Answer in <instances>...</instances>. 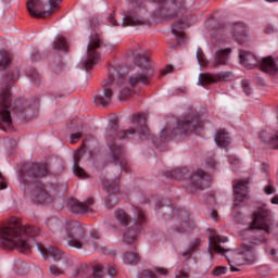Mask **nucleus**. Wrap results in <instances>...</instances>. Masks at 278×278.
<instances>
[{"instance_id":"603ef678","label":"nucleus","mask_w":278,"mask_h":278,"mask_svg":"<svg viewBox=\"0 0 278 278\" xmlns=\"http://www.w3.org/2000/svg\"><path fill=\"white\" fill-rule=\"evenodd\" d=\"M270 255L273 257V262H277V250L276 249L270 250Z\"/></svg>"},{"instance_id":"a211bd4d","label":"nucleus","mask_w":278,"mask_h":278,"mask_svg":"<svg viewBox=\"0 0 278 278\" xmlns=\"http://www.w3.org/2000/svg\"><path fill=\"white\" fill-rule=\"evenodd\" d=\"M229 55H231V48L219 49L217 50L211 60V62L205 58V53L201 48L197 50V60L200 66H207L211 64L213 68H218V66H227L229 62Z\"/></svg>"},{"instance_id":"a18cd8bd","label":"nucleus","mask_w":278,"mask_h":278,"mask_svg":"<svg viewBox=\"0 0 278 278\" xmlns=\"http://www.w3.org/2000/svg\"><path fill=\"white\" fill-rule=\"evenodd\" d=\"M228 162L229 164H231V166H238V164H240V159L237 157L236 155H229Z\"/></svg>"},{"instance_id":"0eeeda50","label":"nucleus","mask_w":278,"mask_h":278,"mask_svg":"<svg viewBox=\"0 0 278 278\" xmlns=\"http://www.w3.org/2000/svg\"><path fill=\"white\" fill-rule=\"evenodd\" d=\"M155 213L159 218H164V220H176V231H179V233L195 227L194 219L190 218V213L186 208L175 207L168 199H163L155 203Z\"/></svg>"},{"instance_id":"f3484780","label":"nucleus","mask_w":278,"mask_h":278,"mask_svg":"<svg viewBox=\"0 0 278 278\" xmlns=\"http://www.w3.org/2000/svg\"><path fill=\"white\" fill-rule=\"evenodd\" d=\"M159 9L154 12L156 18H175L186 12L185 3L175 0H156Z\"/></svg>"},{"instance_id":"8fccbe9b","label":"nucleus","mask_w":278,"mask_h":278,"mask_svg":"<svg viewBox=\"0 0 278 278\" xmlns=\"http://www.w3.org/2000/svg\"><path fill=\"white\" fill-rule=\"evenodd\" d=\"M174 67L173 65H167L163 71H162V75H168V73H173Z\"/></svg>"},{"instance_id":"e433bc0d","label":"nucleus","mask_w":278,"mask_h":278,"mask_svg":"<svg viewBox=\"0 0 278 278\" xmlns=\"http://www.w3.org/2000/svg\"><path fill=\"white\" fill-rule=\"evenodd\" d=\"M26 75L28 78H30V81H33V84H40V74L38 73V71H36V68H29L26 72Z\"/></svg>"},{"instance_id":"79ce46f5","label":"nucleus","mask_w":278,"mask_h":278,"mask_svg":"<svg viewBox=\"0 0 278 278\" xmlns=\"http://www.w3.org/2000/svg\"><path fill=\"white\" fill-rule=\"evenodd\" d=\"M15 266L16 268H22L21 273H27V270H29V265L23 261L17 262Z\"/></svg>"},{"instance_id":"3c124183","label":"nucleus","mask_w":278,"mask_h":278,"mask_svg":"<svg viewBox=\"0 0 278 278\" xmlns=\"http://www.w3.org/2000/svg\"><path fill=\"white\" fill-rule=\"evenodd\" d=\"M90 237H91L93 240H99V231H97V230H91V231H90Z\"/></svg>"},{"instance_id":"a19ab883","label":"nucleus","mask_w":278,"mask_h":278,"mask_svg":"<svg viewBox=\"0 0 278 278\" xmlns=\"http://www.w3.org/2000/svg\"><path fill=\"white\" fill-rule=\"evenodd\" d=\"M241 88L247 96L251 94V87L249 86V80H242Z\"/></svg>"},{"instance_id":"49530a36","label":"nucleus","mask_w":278,"mask_h":278,"mask_svg":"<svg viewBox=\"0 0 278 278\" xmlns=\"http://www.w3.org/2000/svg\"><path fill=\"white\" fill-rule=\"evenodd\" d=\"M275 31H277V28H275L273 25H267L265 27V34H275Z\"/></svg>"},{"instance_id":"72a5a7b5","label":"nucleus","mask_w":278,"mask_h":278,"mask_svg":"<svg viewBox=\"0 0 278 278\" xmlns=\"http://www.w3.org/2000/svg\"><path fill=\"white\" fill-rule=\"evenodd\" d=\"M12 62V54L8 50H0V71H5V67Z\"/></svg>"},{"instance_id":"2f4dec72","label":"nucleus","mask_w":278,"mask_h":278,"mask_svg":"<svg viewBox=\"0 0 278 278\" xmlns=\"http://www.w3.org/2000/svg\"><path fill=\"white\" fill-rule=\"evenodd\" d=\"M202 240L199 238H195L189 242L188 248L182 252V257H186V260H190L194 253H197L202 244Z\"/></svg>"},{"instance_id":"de8ad7c7","label":"nucleus","mask_w":278,"mask_h":278,"mask_svg":"<svg viewBox=\"0 0 278 278\" xmlns=\"http://www.w3.org/2000/svg\"><path fill=\"white\" fill-rule=\"evenodd\" d=\"M264 190H265L266 194H275V187L274 186L268 185V186L265 187Z\"/></svg>"},{"instance_id":"cd10ccee","label":"nucleus","mask_w":278,"mask_h":278,"mask_svg":"<svg viewBox=\"0 0 278 278\" xmlns=\"http://www.w3.org/2000/svg\"><path fill=\"white\" fill-rule=\"evenodd\" d=\"M258 138L262 140L263 144H267L271 149H278V130L266 131L262 130L258 134Z\"/></svg>"},{"instance_id":"a878e982","label":"nucleus","mask_w":278,"mask_h":278,"mask_svg":"<svg viewBox=\"0 0 278 278\" xmlns=\"http://www.w3.org/2000/svg\"><path fill=\"white\" fill-rule=\"evenodd\" d=\"M232 38L242 45L244 42V38H247V34H249V27L243 22H236L230 26Z\"/></svg>"},{"instance_id":"37998d69","label":"nucleus","mask_w":278,"mask_h":278,"mask_svg":"<svg viewBox=\"0 0 278 278\" xmlns=\"http://www.w3.org/2000/svg\"><path fill=\"white\" fill-rule=\"evenodd\" d=\"M227 274V267H216L214 270H213V275L215 277H218L219 275H226Z\"/></svg>"},{"instance_id":"9d476101","label":"nucleus","mask_w":278,"mask_h":278,"mask_svg":"<svg viewBox=\"0 0 278 278\" xmlns=\"http://www.w3.org/2000/svg\"><path fill=\"white\" fill-rule=\"evenodd\" d=\"M164 176L166 179L188 180L191 186V192H194V190H203V188H207V186L212 184V176L202 169H197L191 173L186 167L175 168L164 172Z\"/></svg>"},{"instance_id":"6e6d98bb","label":"nucleus","mask_w":278,"mask_h":278,"mask_svg":"<svg viewBox=\"0 0 278 278\" xmlns=\"http://www.w3.org/2000/svg\"><path fill=\"white\" fill-rule=\"evenodd\" d=\"M7 186L3 182H0V190H5Z\"/></svg>"},{"instance_id":"4468645a","label":"nucleus","mask_w":278,"mask_h":278,"mask_svg":"<svg viewBox=\"0 0 278 278\" xmlns=\"http://www.w3.org/2000/svg\"><path fill=\"white\" fill-rule=\"evenodd\" d=\"M239 60L240 64H242L245 68H255V66H260L262 71L269 73V75H275L278 73V65L273 56H267L260 61L255 54L249 51L240 50Z\"/></svg>"},{"instance_id":"393cba45","label":"nucleus","mask_w":278,"mask_h":278,"mask_svg":"<svg viewBox=\"0 0 278 278\" xmlns=\"http://www.w3.org/2000/svg\"><path fill=\"white\" fill-rule=\"evenodd\" d=\"M86 153V143L83 144V147L74 152V165H73V173L76 177H79L80 179H86L87 174L81 166H79V162H81V157H84V154Z\"/></svg>"},{"instance_id":"6ab92c4d","label":"nucleus","mask_w":278,"mask_h":278,"mask_svg":"<svg viewBox=\"0 0 278 278\" xmlns=\"http://www.w3.org/2000/svg\"><path fill=\"white\" fill-rule=\"evenodd\" d=\"M147 223V217H144V211L141 208L135 210V222L131 227H129L123 235L124 244H134L138 240V235L142 231V225Z\"/></svg>"},{"instance_id":"4d7b16f0","label":"nucleus","mask_w":278,"mask_h":278,"mask_svg":"<svg viewBox=\"0 0 278 278\" xmlns=\"http://www.w3.org/2000/svg\"><path fill=\"white\" fill-rule=\"evenodd\" d=\"M265 1H267L268 3H275V1L277 0H265Z\"/></svg>"},{"instance_id":"ddd939ff","label":"nucleus","mask_w":278,"mask_h":278,"mask_svg":"<svg viewBox=\"0 0 278 278\" xmlns=\"http://www.w3.org/2000/svg\"><path fill=\"white\" fill-rule=\"evenodd\" d=\"M147 8L144 0H130L128 11H124L122 15V27H136V25H146Z\"/></svg>"},{"instance_id":"864d4df0","label":"nucleus","mask_w":278,"mask_h":278,"mask_svg":"<svg viewBox=\"0 0 278 278\" xmlns=\"http://www.w3.org/2000/svg\"><path fill=\"white\" fill-rule=\"evenodd\" d=\"M211 216H212L213 220H218V212L212 211Z\"/></svg>"},{"instance_id":"f03ea898","label":"nucleus","mask_w":278,"mask_h":278,"mask_svg":"<svg viewBox=\"0 0 278 278\" xmlns=\"http://www.w3.org/2000/svg\"><path fill=\"white\" fill-rule=\"evenodd\" d=\"M130 121L132 125H137V129L130 128L119 131L118 121L113 118L108 123L104 132L106 144L109 147V157L114 164H117L124 173H129L130 168L127 163L125 147L118 144V140H129L135 136H139L140 140H152L153 144H157L155 142V136H153L149 130V127H147V114H134Z\"/></svg>"},{"instance_id":"13d9d810","label":"nucleus","mask_w":278,"mask_h":278,"mask_svg":"<svg viewBox=\"0 0 278 278\" xmlns=\"http://www.w3.org/2000/svg\"><path fill=\"white\" fill-rule=\"evenodd\" d=\"M11 144H16V140H11Z\"/></svg>"},{"instance_id":"f704fd0d","label":"nucleus","mask_w":278,"mask_h":278,"mask_svg":"<svg viewBox=\"0 0 278 278\" xmlns=\"http://www.w3.org/2000/svg\"><path fill=\"white\" fill-rule=\"evenodd\" d=\"M53 49L55 51H68V45L66 43V38L56 37L53 42Z\"/></svg>"},{"instance_id":"4be33fe9","label":"nucleus","mask_w":278,"mask_h":278,"mask_svg":"<svg viewBox=\"0 0 278 278\" xmlns=\"http://www.w3.org/2000/svg\"><path fill=\"white\" fill-rule=\"evenodd\" d=\"M94 205V199L88 198L84 202H79L78 200H75L73 198L67 200V206L73 212V214H79L80 216H84L86 214H92L94 210L92 206Z\"/></svg>"},{"instance_id":"412c9836","label":"nucleus","mask_w":278,"mask_h":278,"mask_svg":"<svg viewBox=\"0 0 278 278\" xmlns=\"http://www.w3.org/2000/svg\"><path fill=\"white\" fill-rule=\"evenodd\" d=\"M102 186L108 193L105 199V205L109 208L114 207L118 203V177H116L114 180L110 179V176H106L104 178H101Z\"/></svg>"},{"instance_id":"39448f33","label":"nucleus","mask_w":278,"mask_h":278,"mask_svg":"<svg viewBox=\"0 0 278 278\" xmlns=\"http://www.w3.org/2000/svg\"><path fill=\"white\" fill-rule=\"evenodd\" d=\"M47 227L54 236L65 240L66 244L72 249H88L91 247L94 251H99V243L88 240V229L86 225L76 220L62 222L55 217H50L46 222Z\"/></svg>"},{"instance_id":"b1692460","label":"nucleus","mask_w":278,"mask_h":278,"mask_svg":"<svg viewBox=\"0 0 278 278\" xmlns=\"http://www.w3.org/2000/svg\"><path fill=\"white\" fill-rule=\"evenodd\" d=\"M36 247L45 260H49V257H52L54 262L64 260V252L56 247L45 245L42 243H36Z\"/></svg>"},{"instance_id":"20e7f679","label":"nucleus","mask_w":278,"mask_h":278,"mask_svg":"<svg viewBox=\"0 0 278 278\" xmlns=\"http://www.w3.org/2000/svg\"><path fill=\"white\" fill-rule=\"evenodd\" d=\"M49 169L40 163L24 165L18 175V181L24 188L25 197H29L33 203H52L53 195L39 179L47 177Z\"/></svg>"},{"instance_id":"423d86ee","label":"nucleus","mask_w":278,"mask_h":278,"mask_svg":"<svg viewBox=\"0 0 278 278\" xmlns=\"http://www.w3.org/2000/svg\"><path fill=\"white\" fill-rule=\"evenodd\" d=\"M20 73L17 70L2 77L0 87V129L8 131L7 127H12V112L16 110L20 114L29 112L27 100L16 99L12 104V85L18 80Z\"/></svg>"},{"instance_id":"6e6552de","label":"nucleus","mask_w":278,"mask_h":278,"mask_svg":"<svg viewBox=\"0 0 278 278\" xmlns=\"http://www.w3.org/2000/svg\"><path fill=\"white\" fill-rule=\"evenodd\" d=\"M202 127L203 123L199 119L198 113L187 115L181 119L173 117L165 128L161 130V141L164 142L166 140H170V138H173V136H177V134L197 131V129H201Z\"/></svg>"},{"instance_id":"2eb2a0df","label":"nucleus","mask_w":278,"mask_h":278,"mask_svg":"<svg viewBox=\"0 0 278 278\" xmlns=\"http://www.w3.org/2000/svg\"><path fill=\"white\" fill-rule=\"evenodd\" d=\"M116 269L110 265H96L94 267L88 264H81L76 269L73 278H114Z\"/></svg>"},{"instance_id":"09e8293b","label":"nucleus","mask_w":278,"mask_h":278,"mask_svg":"<svg viewBox=\"0 0 278 278\" xmlns=\"http://www.w3.org/2000/svg\"><path fill=\"white\" fill-rule=\"evenodd\" d=\"M154 270L155 273H159V275H168V270L163 267H155Z\"/></svg>"},{"instance_id":"aec40b11","label":"nucleus","mask_w":278,"mask_h":278,"mask_svg":"<svg viewBox=\"0 0 278 278\" xmlns=\"http://www.w3.org/2000/svg\"><path fill=\"white\" fill-rule=\"evenodd\" d=\"M208 255L211 260L212 257H214L213 253H218L219 255H223L231 251V249L223 245L225 244V242L229 241L227 237L218 235V231H216L215 229H208Z\"/></svg>"},{"instance_id":"7c9ffc66","label":"nucleus","mask_w":278,"mask_h":278,"mask_svg":"<svg viewBox=\"0 0 278 278\" xmlns=\"http://www.w3.org/2000/svg\"><path fill=\"white\" fill-rule=\"evenodd\" d=\"M215 142L217 147H220L222 149H227V146L231 144V138L229 137V132H227L225 129L217 130L215 135Z\"/></svg>"},{"instance_id":"c03bdc74","label":"nucleus","mask_w":278,"mask_h":278,"mask_svg":"<svg viewBox=\"0 0 278 278\" xmlns=\"http://www.w3.org/2000/svg\"><path fill=\"white\" fill-rule=\"evenodd\" d=\"M81 140V132H76L71 135V143L76 144V142H79Z\"/></svg>"},{"instance_id":"473e14b6","label":"nucleus","mask_w":278,"mask_h":278,"mask_svg":"<svg viewBox=\"0 0 278 278\" xmlns=\"http://www.w3.org/2000/svg\"><path fill=\"white\" fill-rule=\"evenodd\" d=\"M115 218L122 227H127L131 223V216H129L123 208L115 211Z\"/></svg>"},{"instance_id":"9b49d317","label":"nucleus","mask_w":278,"mask_h":278,"mask_svg":"<svg viewBox=\"0 0 278 278\" xmlns=\"http://www.w3.org/2000/svg\"><path fill=\"white\" fill-rule=\"evenodd\" d=\"M89 27L92 33L89 36V43L87 46V59L83 63L85 71H91L101 60V54L98 51L101 47V35L97 31L99 29V17L93 16L89 18Z\"/></svg>"},{"instance_id":"c85d7f7f","label":"nucleus","mask_w":278,"mask_h":278,"mask_svg":"<svg viewBox=\"0 0 278 278\" xmlns=\"http://www.w3.org/2000/svg\"><path fill=\"white\" fill-rule=\"evenodd\" d=\"M228 75L227 73H223V74H216V75H212V74H200L199 76V83L201 86H210L211 84H216V81H223L225 79H227Z\"/></svg>"},{"instance_id":"bf43d9fd","label":"nucleus","mask_w":278,"mask_h":278,"mask_svg":"<svg viewBox=\"0 0 278 278\" xmlns=\"http://www.w3.org/2000/svg\"><path fill=\"white\" fill-rule=\"evenodd\" d=\"M0 179H3V176L1 175V173H0Z\"/></svg>"},{"instance_id":"c9c22d12","label":"nucleus","mask_w":278,"mask_h":278,"mask_svg":"<svg viewBox=\"0 0 278 278\" xmlns=\"http://www.w3.org/2000/svg\"><path fill=\"white\" fill-rule=\"evenodd\" d=\"M124 264H136L137 262H140V256L136 252H126L123 256Z\"/></svg>"},{"instance_id":"c756f323","label":"nucleus","mask_w":278,"mask_h":278,"mask_svg":"<svg viewBox=\"0 0 278 278\" xmlns=\"http://www.w3.org/2000/svg\"><path fill=\"white\" fill-rule=\"evenodd\" d=\"M184 21L180 20L172 25V34L177 39L178 45H186L188 42V37H186V33H184Z\"/></svg>"},{"instance_id":"ea45409f","label":"nucleus","mask_w":278,"mask_h":278,"mask_svg":"<svg viewBox=\"0 0 278 278\" xmlns=\"http://www.w3.org/2000/svg\"><path fill=\"white\" fill-rule=\"evenodd\" d=\"M205 165L208 170H214V168H216V161L213 157H210L205 161Z\"/></svg>"},{"instance_id":"1a4fd4ad","label":"nucleus","mask_w":278,"mask_h":278,"mask_svg":"<svg viewBox=\"0 0 278 278\" xmlns=\"http://www.w3.org/2000/svg\"><path fill=\"white\" fill-rule=\"evenodd\" d=\"M253 229H256L257 233L251 237V244H255L256 247L264 244V242H266V237L263 236L261 231H265L266 236L270 235V231H273L270 210H268L266 204L258 206L257 210L253 213L252 224L248 231L251 233Z\"/></svg>"},{"instance_id":"f8f14e48","label":"nucleus","mask_w":278,"mask_h":278,"mask_svg":"<svg viewBox=\"0 0 278 278\" xmlns=\"http://www.w3.org/2000/svg\"><path fill=\"white\" fill-rule=\"evenodd\" d=\"M231 273H238L242 266H251L257 260L255 248L249 244H242L236 252L226 256Z\"/></svg>"},{"instance_id":"5701e85b","label":"nucleus","mask_w":278,"mask_h":278,"mask_svg":"<svg viewBox=\"0 0 278 278\" xmlns=\"http://www.w3.org/2000/svg\"><path fill=\"white\" fill-rule=\"evenodd\" d=\"M235 193V207H239L240 203L249 201V179L238 180L232 186Z\"/></svg>"},{"instance_id":"4c0bfd02","label":"nucleus","mask_w":278,"mask_h":278,"mask_svg":"<svg viewBox=\"0 0 278 278\" xmlns=\"http://www.w3.org/2000/svg\"><path fill=\"white\" fill-rule=\"evenodd\" d=\"M49 268H50L51 275H53L54 277H59V275H64V270L60 269L55 265H51Z\"/></svg>"},{"instance_id":"58836bf2","label":"nucleus","mask_w":278,"mask_h":278,"mask_svg":"<svg viewBox=\"0 0 278 278\" xmlns=\"http://www.w3.org/2000/svg\"><path fill=\"white\" fill-rule=\"evenodd\" d=\"M108 21L113 27H118V17H116V13H112L108 17Z\"/></svg>"},{"instance_id":"7ed1b4c3","label":"nucleus","mask_w":278,"mask_h":278,"mask_svg":"<svg viewBox=\"0 0 278 278\" xmlns=\"http://www.w3.org/2000/svg\"><path fill=\"white\" fill-rule=\"evenodd\" d=\"M40 233L36 226L23 225L21 218L12 217L9 223L0 226V249L27 252L31 251V240Z\"/></svg>"},{"instance_id":"dca6fc26","label":"nucleus","mask_w":278,"mask_h":278,"mask_svg":"<svg viewBox=\"0 0 278 278\" xmlns=\"http://www.w3.org/2000/svg\"><path fill=\"white\" fill-rule=\"evenodd\" d=\"M48 3L50 5L49 10H45V2L42 0H27L26 8L34 18H47L51 16L53 12L60 10L62 0H48Z\"/></svg>"},{"instance_id":"5fc2aeb1","label":"nucleus","mask_w":278,"mask_h":278,"mask_svg":"<svg viewBox=\"0 0 278 278\" xmlns=\"http://www.w3.org/2000/svg\"><path fill=\"white\" fill-rule=\"evenodd\" d=\"M273 205H278V195H274L270 200Z\"/></svg>"},{"instance_id":"f257e3e1","label":"nucleus","mask_w":278,"mask_h":278,"mask_svg":"<svg viewBox=\"0 0 278 278\" xmlns=\"http://www.w3.org/2000/svg\"><path fill=\"white\" fill-rule=\"evenodd\" d=\"M135 64L138 66V71L130 74L127 78L129 70L127 66L115 64L109 66V77L103 83V91L94 97L96 105H102L105 108L112 103V97L118 88L119 101H125L129 97L134 96V88H138L140 84L147 86L153 77V68H151V61L143 54H137L135 56Z\"/></svg>"},{"instance_id":"bb28decb","label":"nucleus","mask_w":278,"mask_h":278,"mask_svg":"<svg viewBox=\"0 0 278 278\" xmlns=\"http://www.w3.org/2000/svg\"><path fill=\"white\" fill-rule=\"evenodd\" d=\"M190 277V267H188L187 264H184L182 267H178L175 273V278H189ZM138 278H157V275L155 273L143 269L139 273Z\"/></svg>"}]
</instances>
